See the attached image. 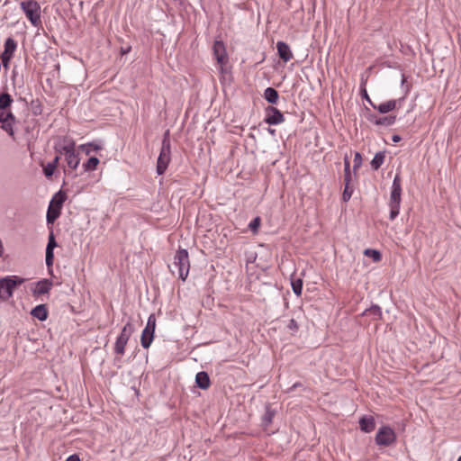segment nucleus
I'll list each match as a JSON object with an SVG mask.
<instances>
[{
    "mask_svg": "<svg viewBox=\"0 0 461 461\" xmlns=\"http://www.w3.org/2000/svg\"><path fill=\"white\" fill-rule=\"evenodd\" d=\"M397 100H389L385 103H382L378 105L372 104V107L375 110H377L380 113H387L389 112L393 111L397 106Z\"/></svg>",
    "mask_w": 461,
    "mask_h": 461,
    "instance_id": "19",
    "label": "nucleus"
},
{
    "mask_svg": "<svg viewBox=\"0 0 461 461\" xmlns=\"http://www.w3.org/2000/svg\"><path fill=\"white\" fill-rule=\"evenodd\" d=\"M58 247V243L55 239V235L53 233V230H50L48 238V243L46 246V252H45V262L47 267L50 268L53 266L54 262V249Z\"/></svg>",
    "mask_w": 461,
    "mask_h": 461,
    "instance_id": "11",
    "label": "nucleus"
},
{
    "mask_svg": "<svg viewBox=\"0 0 461 461\" xmlns=\"http://www.w3.org/2000/svg\"><path fill=\"white\" fill-rule=\"evenodd\" d=\"M13 98L11 95L6 92L0 94V111L10 109L13 104Z\"/></svg>",
    "mask_w": 461,
    "mask_h": 461,
    "instance_id": "25",
    "label": "nucleus"
},
{
    "mask_svg": "<svg viewBox=\"0 0 461 461\" xmlns=\"http://www.w3.org/2000/svg\"><path fill=\"white\" fill-rule=\"evenodd\" d=\"M31 288L32 295L38 297L40 295L48 294L53 285V282L50 279L43 278L36 283L32 284Z\"/></svg>",
    "mask_w": 461,
    "mask_h": 461,
    "instance_id": "12",
    "label": "nucleus"
},
{
    "mask_svg": "<svg viewBox=\"0 0 461 461\" xmlns=\"http://www.w3.org/2000/svg\"><path fill=\"white\" fill-rule=\"evenodd\" d=\"M196 386L202 390H206L210 387L211 381L207 372L201 371L195 375Z\"/></svg>",
    "mask_w": 461,
    "mask_h": 461,
    "instance_id": "17",
    "label": "nucleus"
},
{
    "mask_svg": "<svg viewBox=\"0 0 461 461\" xmlns=\"http://www.w3.org/2000/svg\"><path fill=\"white\" fill-rule=\"evenodd\" d=\"M67 200V194L59 190L51 198L46 215L48 224H53L61 214L62 206Z\"/></svg>",
    "mask_w": 461,
    "mask_h": 461,
    "instance_id": "4",
    "label": "nucleus"
},
{
    "mask_svg": "<svg viewBox=\"0 0 461 461\" xmlns=\"http://www.w3.org/2000/svg\"><path fill=\"white\" fill-rule=\"evenodd\" d=\"M15 122V117L10 109L0 111V122L1 128L5 131L10 136H14L13 124Z\"/></svg>",
    "mask_w": 461,
    "mask_h": 461,
    "instance_id": "10",
    "label": "nucleus"
},
{
    "mask_svg": "<svg viewBox=\"0 0 461 461\" xmlns=\"http://www.w3.org/2000/svg\"><path fill=\"white\" fill-rule=\"evenodd\" d=\"M265 119L264 122L270 125H277L285 121L284 114L278 110L276 107L273 105H268L265 108Z\"/></svg>",
    "mask_w": 461,
    "mask_h": 461,
    "instance_id": "8",
    "label": "nucleus"
},
{
    "mask_svg": "<svg viewBox=\"0 0 461 461\" xmlns=\"http://www.w3.org/2000/svg\"><path fill=\"white\" fill-rule=\"evenodd\" d=\"M362 315L370 316L373 320H380L382 318V311L378 305L373 304L370 308L366 309Z\"/></svg>",
    "mask_w": 461,
    "mask_h": 461,
    "instance_id": "23",
    "label": "nucleus"
},
{
    "mask_svg": "<svg viewBox=\"0 0 461 461\" xmlns=\"http://www.w3.org/2000/svg\"><path fill=\"white\" fill-rule=\"evenodd\" d=\"M5 279H9L7 283L11 285L13 291L19 285H21L24 279L22 277H19L17 276H8L5 277Z\"/></svg>",
    "mask_w": 461,
    "mask_h": 461,
    "instance_id": "34",
    "label": "nucleus"
},
{
    "mask_svg": "<svg viewBox=\"0 0 461 461\" xmlns=\"http://www.w3.org/2000/svg\"><path fill=\"white\" fill-rule=\"evenodd\" d=\"M366 257L371 258L374 262H379L382 259V254L379 250L375 249H366L364 250Z\"/></svg>",
    "mask_w": 461,
    "mask_h": 461,
    "instance_id": "30",
    "label": "nucleus"
},
{
    "mask_svg": "<svg viewBox=\"0 0 461 461\" xmlns=\"http://www.w3.org/2000/svg\"><path fill=\"white\" fill-rule=\"evenodd\" d=\"M55 170L56 168L50 163L43 167V174L47 178H50L53 176Z\"/></svg>",
    "mask_w": 461,
    "mask_h": 461,
    "instance_id": "39",
    "label": "nucleus"
},
{
    "mask_svg": "<svg viewBox=\"0 0 461 461\" xmlns=\"http://www.w3.org/2000/svg\"><path fill=\"white\" fill-rule=\"evenodd\" d=\"M457 461H461V456L457 458Z\"/></svg>",
    "mask_w": 461,
    "mask_h": 461,
    "instance_id": "54",
    "label": "nucleus"
},
{
    "mask_svg": "<svg viewBox=\"0 0 461 461\" xmlns=\"http://www.w3.org/2000/svg\"><path fill=\"white\" fill-rule=\"evenodd\" d=\"M213 55L218 64H227L228 55L225 45L221 41H215L212 46Z\"/></svg>",
    "mask_w": 461,
    "mask_h": 461,
    "instance_id": "13",
    "label": "nucleus"
},
{
    "mask_svg": "<svg viewBox=\"0 0 461 461\" xmlns=\"http://www.w3.org/2000/svg\"><path fill=\"white\" fill-rule=\"evenodd\" d=\"M131 50V47L127 48L126 50L122 49V54H126Z\"/></svg>",
    "mask_w": 461,
    "mask_h": 461,
    "instance_id": "50",
    "label": "nucleus"
},
{
    "mask_svg": "<svg viewBox=\"0 0 461 461\" xmlns=\"http://www.w3.org/2000/svg\"><path fill=\"white\" fill-rule=\"evenodd\" d=\"M89 147H93V150H95V152L102 149V146L95 142H89L86 144H82L78 147V149L84 151L86 153V155H89L91 153V149H89Z\"/></svg>",
    "mask_w": 461,
    "mask_h": 461,
    "instance_id": "32",
    "label": "nucleus"
},
{
    "mask_svg": "<svg viewBox=\"0 0 461 461\" xmlns=\"http://www.w3.org/2000/svg\"><path fill=\"white\" fill-rule=\"evenodd\" d=\"M361 96H362L364 99H366V100L369 103V104H370L371 106H372V104H375L372 102V100L370 99V97H369V95H368V94H367V92H366V88H362V89H361Z\"/></svg>",
    "mask_w": 461,
    "mask_h": 461,
    "instance_id": "44",
    "label": "nucleus"
},
{
    "mask_svg": "<svg viewBox=\"0 0 461 461\" xmlns=\"http://www.w3.org/2000/svg\"><path fill=\"white\" fill-rule=\"evenodd\" d=\"M353 170L356 172L362 165V156L359 152H356L354 156Z\"/></svg>",
    "mask_w": 461,
    "mask_h": 461,
    "instance_id": "38",
    "label": "nucleus"
},
{
    "mask_svg": "<svg viewBox=\"0 0 461 461\" xmlns=\"http://www.w3.org/2000/svg\"><path fill=\"white\" fill-rule=\"evenodd\" d=\"M100 160L97 157H90L84 164L83 168L85 172L94 171L96 169Z\"/></svg>",
    "mask_w": 461,
    "mask_h": 461,
    "instance_id": "26",
    "label": "nucleus"
},
{
    "mask_svg": "<svg viewBox=\"0 0 461 461\" xmlns=\"http://www.w3.org/2000/svg\"><path fill=\"white\" fill-rule=\"evenodd\" d=\"M385 158V151L376 152L370 162L373 170H378Z\"/></svg>",
    "mask_w": 461,
    "mask_h": 461,
    "instance_id": "22",
    "label": "nucleus"
},
{
    "mask_svg": "<svg viewBox=\"0 0 461 461\" xmlns=\"http://www.w3.org/2000/svg\"><path fill=\"white\" fill-rule=\"evenodd\" d=\"M9 279L0 278V302L8 300L14 294L11 285L7 283Z\"/></svg>",
    "mask_w": 461,
    "mask_h": 461,
    "instance_id": "16",
    "label": "nucleus"
},
{
    "mask_svg": "<svg viewBox=\"0 0 461 461\" xmlns=\"http://www.w3.org/2000/svg\"><path fill=\"white\" fill-rule=\"evenodd\" d=\"M401 195H402V185H401V176L399 174H396L392 185V190L390 194V220L393 221L400 212V204H401Z\"/></svg>",
    "mask_w": 461,
    "mask_h": 461,
    "instance_id": "3",
    "label": "nucleus"
},
{
    "mask_svg": "<svg viewBox=\"0 0 461 461\" xmlns=\"http://www.w3.org/2000/svg\"><path fill=\"white\" fill-rule=\"evenodd\" d=\"M66 461H80V459L77 455L74 454L69 456Z\"/></svg>",
    "mask_w": 461,
    "mask_h": 461,
    "instance_id": "46",
    "label": "nucleus"
},
{
    "mask_svg": "<svg viewBox=\"0 0 461 461\" xmlns=\"http://www.w3.org/2000/svg\"><path fill=\"white\" fill-rule=\"evenodd\" d=\"M31 110L34 115H40L42 113V104L39 99L32 100Z\"/></svg>",
    "mask_w": 461,
    "mask_h": 461,
    "instance_id": "35",
    "label": "nucleus"
},
{
    "mask_svg": "<svg viewBox=\"0 0 461 461\" xmlns=\"http://www.w3.org/2000/svg\"><path fill=\"white\" fill-rule=\"evenodd\" d=\"M4 48L5 49L3 54L14 56V53L17 48V43L13 38L9 37L5 40Z\"/></svg>",
    "mask_w": 461,
    "mask_h": 461,
    "instance_id": "24",
    "label": "nucleus"
},
{
    "mask_svg": "<svg viewBox=\"0 0 461 461\" xmlns=\"http://www.w3.org/2000/svg\"><path fill=\"white\" fill-rule=\"evenodd\" d=\"M55 151L65 156V160L69 168L76 169L79 163L80 158L76 150L75 140L68 136L61 138L54 146Z\"/></svg>",
    "mask_w": 461,
    "mask_h": 461,
    "instance_id": "1",
    "label": "nucleus"
},
{
    "mask_svg": "<svg viewBox=\"0 0 461 461\" xmlns=\"http://www.w3.org/2000/svg\"><path fill=\"white\" fill-rule=\"evenodd\" d=\"M360 429L365 433H370L375 429V420L371 415H363L358 420Z\"/></svg>",
    "mask_w": 461,
    "mask_h": 461,
    "instance_id": "14",
    "label": "nucleus"
},
{
    "mask_svg": "<svg viewBox=\"0 0 461 461\" xmlns=\"http://www.w3.org/2000/svg\"><path fill=\"white\" fill-rule=\"evenodd\" d=\"M276 413V411L272 408V405L270 403H267L265 405V413L262 417V424L266 427L269 426L272 423Z\"/></svg>",
    "mask_w": 461,
    "mask_h": 461,
    "instance_id": "21",
    "label": "nucleus"
},
{
    "mask_svg": "<svg viewBox=\"0 0 461 461\" xmlns=\"http://www.w3.org/2000/svg\"><path fill=\"white\" fill-rule=\"evenodd\" d=\"M352 193L353 187L351 185H345L344 191L342 193V200L344 202H348L351 198Z\"/></svg>",
    "mask_w": 461,
    "mask_h": 461,
    "instance_id": "37",
    "label": "nucleus"
},
{
    "mask_svg": "<svg viewBox=\"0 0 461 461\" xmlns=\"http://www.w3.org/2000/svg\"><path fill=\"white\" fill-rule=\"evenodd\" d=\"M156 317L154 314H150L140 337V344L144 348H149L150 347L154 339Z\"/></svg>",
    "mask_w": 461,
    "mask_h": 461,
    "instance_id": "7",
    "label": "nucleus"
},
{
    "mask_svg": "<svg viewBox=\"0 0 461 461\" xmlns=\"http://www.w3.org/2000/svg\"><path fill=\"white\" fill-rule=\"evenodd\" d=\"M31 315L41 321H44L48 319L49 312L46 304H39L32 309Z\"/></svg>",
    "mask_w": 461,
    "mask_h": 461,
    "instance_id": "18",
    "label": "nucleus"
},
{
    "mask_svg": "<svg viewBox=\"0 0 461 461\" xmlns=\"http://www.w3.org/2000/svg\"><path fill=\"white\" fill-rule=\"evenodd\" d=\"M261 225V218L259 216L255 217L249 224V229L254 233H258Z\"/></svg>",
    "mask_w": 461,
    "mask_h": 461,
    "instance_id": "36",
    "label": "nucleus"
},
{
    "mask_svg": "<svg viewBox=\"0 0 461 461\" xmlns=\"http://www.w3.org/2000/svg\"><path fill=\"white\" fill-rule=\"evenodd\" d=\"M127 343V340L119 338L116 339L114 345V352L117 356H122L124 354Z\"/></svg>",
    "mask_w": 461,
    "mask_h": 461,
    "instance_id": "31",
    "label": "nucleus"
},
{
    "mask_svg": "<svg viewBox=\"0 0 461 461\" xmlns=\"http://www.w3.org/2000/svg\"><path fill=\"white\" fill-rule=\"evenodd\" d=\"M392 140L397 143L402 140V137L400 135L394 134L392 136Z\"/></svg>",
    "mask_w": 461,
    "mask_h": 461,
    "instance_id": "48",
    "label": "nucleus"
},
{
    "mask_svg": "<svg viewBox=\"0 0 461 461\" xmlns=\"http://www.w3.org/2000/svg\"><path fill=\"white\" fill-rule=\"evenodd\" d=\"M21 8L33 26L38 27L41 23V6L36 1H23L21 3Z\"/></svg>",
    "mask_w": 461,
    "mask_h": 461,
    "instance_id": "5",
    "label": "nucleus"
},
{
    "mask_svg": "<svg viewBox=\"0 0 461 461\" xmlns=\"http://www.w3.org/2000/svg\"><path fill=\"white\" fill-rule=\"evenodd\" d=\"M117 361H118V362H120V361H121V357H116L114 358V362H117Z\"/></svg>",
    "mask_w": 461,
    "mask_h": 461,
    "instance_id": "53",
    "label": "nucleus"
},
{
    "mask_svg": "<svg viewBox=\"0 0 461 461\" xmlns=\"http://www.w3.org/2000/svg\"><path fill=\"white\" fill-rule=\"evenodd\" d=\"M220 65V71L221 74L227 73L228 69L226 68L227 64H219Z\"/></svg>",
    "mask_w": 461,
    "mask_h": 461,
    "instance_id": "47",
    "label": "nucleus"
},
{
    "mask_svg": "<svg viewBox=\"0 0 461 461\" xmlns=\"http://www.w3.org/2000/svg\"><path fill=\"white\" fill-rule=\"evenodd\" d=\"M133 330H134V327H133V325H132L131 322H127V323L123 326V328H122V331H121L120 335H119L117 338H119V339H124V340H127V341H128V340H129V339H130V337L131 336V334H132Z\"/></svg>",
    "mask_w": 461,
    "mask_h": 461,
    "instance_id": "28",
    "label": "nucleus"
},
{
    "mask_svg": "<svg viewBox=\"0 0 461 461\" xmlns=\"http://www.w3.org/2000/svg\"><path fill=\"white\" fill-rule=\"evenodd\" d=\"M375 444L379 447H390L396 441V433L387 425H384L376 432Z\"/></svg>",
    "mask_w": 461,
    "mask_h": 461,
    "instance_id": "6",
    "label": "nucleus"
},
{
    "mask_svg": "<svg viewBox=\"0 0 461 461\" xmlns=\"http://www.w3.org/2000/svg\"><path fill=\"white\" fill-rule=\"evenodd\" d=\"M299 385H301V384H299V383L294 384L290 388V391L294 390L295 387H299Z\"/></svg>",
    "mask_w": 461,
    "mask_h": 461,
    "instance_id": "51",
    "label": "nucleus"
},
{
    "mask_svg": "<svg viewBox=\"0 0 461 461\" xmlns=\"http://www.w3.org/2000/svg\"><path fill=\"white\" fill-rule=\"evenodd\" d=\"M161 148H171L169 131L167 130L163 135Z\"/></svg>",
    "mask_w": 461,
    "mask_h": 461,
    "instance_id": "40",
    "label": "nucleus"
},
{
    "mask_svg": "<svg viewBox=\"0 0 461 461\" xmlns=\"http://www.w3.org/2000/svg\"><path fill=\"white\" fill-rule=\"evenodd\" d=\"M268 131H269L271 134H273V135H274V134H275V132H276V131H275V130L270 129V128L268 129Z\"/></svg>",
    "mask_w": 461,
    "mask_h": 461,
    "instance_id": "52",
    "label": "nucleus"
},
{
    "mask_svg": "<svg viewBox=\"0 0 461 461\" xmlns=\"http://www.w3.org/2000/svg\"><path fill=\"white\" fill-rule=\"evenodd\" d=\"M396 121L395 115H386L383 117H379L377 121H375V125L377 126H391L393 125Z\"/></svg>",
    "mask_w": 461,
    "mask_h": 461,
    "instance_id": "27",
    "label": "nucleus"
},
{
    "mask_svg": "<svg viewBox=\"0 0 461 461\" xmlns=\"http://www.w3.org/2000/svg\"><path fill=\"white\" fill-rule=\"evenodd\" d=\"M276 50H277L279 58L284 62H288L293 58L291 49H290L289 45L286 44L285 42L281 41H277Z\"/></svg>",
    "mask_w": 461,
    "mask_h": 461,
    "instance_id": "15",
    "label": "nucleus"
},
{
    "mask_svg": "<svg viewBox=\"0 0 461 461\" xmlns=\"http://www.w3.org/2000/svg\"><path fill=\"white\" fill-rule=\"evenodd\" d=\"M168 267L173 275H175L176 271L178 277L185 281L190 269L188 251L185 249H179L174 257L173 265H169Z\"/></svg>",
    "mask_w": 461,
    "mask_h": 461,
    "instance_id": "2",
    "label": "nucleus"
},
{
    "mask_svg": "<svg viewBox=\"0 0 461 461\" xmlns=\"http://www.w3.org/2000/svg\"><path fill=\"white\" fill-rule=\"evenodd\" d=\"M12 58H13V56H11V55L2 53V55L0 56V59H2L3 65L5 68L8 67V64H9L10 60L12 59Z\"/></svg>",
    "mask_w": 461,
    "mask_h": 461,
    "instance_id": "42",
    "label": "nucleus"
},
{
    "mask_svg": "<svg viewBox=\"0 0 461 461\" xmlns=\"http://www.w3.org/2000/svg\"><path fill=\"white\" fill-rule=\"evenodd\" d=\"M303 284V279H301V278L292 279V281H291L293 292L297 296H300L302 294Z\"/></svg>",
    "mask_w": 461,
    "mask_h": 461,
    "instance_id": "33",
    "label": "nucleus"
},
{
    "mask_svg": "<svg viewBox=\"0 0 461 461\" xmlns=\"http://www.w3.org/2000/svg\"><path fill=\"white\" fill-rule=\"evenodd\" d=\"M59 160H60V154L58 153V155L54 158V159L51 162H50V164L51 166H53L55 168H57L59 164Z\"/></svg>",
    "mask_w": 461,
    "mask_h": 461,
    "instance_id": "45",
    "label": "nucleus"
},
{
    "mask_svg": "<svg viewBox=\"0 0 461 461\" xmlns=\"http://www.w3.org/2000/svg\"><path fill=\"white\" fill-rule=\"evenodd\" d=\"M352 180L351 172H350V161L348 158L346 156L344 158V183L345 185H350Z\"/></svg>",
    "mask_w": 461,
    "mask_h": 461,
    "instance_id": "29",
    "label": "nucleus"
},
{
    "mask_svg": "<svg viewBox=\"0 0 461 461\" xmlns=\"http://www.w3.org/2000/svg\"><path fill=\"white\" fill-rule=\"evenodd\" d=\"M263 97L270 104H276L279 100V93L274 87H267L264 91Z\"/></svg>",
    "mask_w": 461,
    "mask_h": 461,
    "instance_id": "20",
    "label": "nucleus"
},
{
    "mask_svg": "<svg viewBox=\"0 0 461 461\" xmlns=\"http://www.w3.org/2000/svg\"><path fill=\"white\" fill-rule=\"evenodd\" d=\"M366 109L368 112L366 114V119L370 122H373L374 124H375V121H377V119H379V117H377L375 113H372L368 108H366Z\"/></svg>",
    "mask_w": 461,
    "mask_h": 461,
    "instance_id": "43",
    "label": "nucleus"
},
{
    "mask_svg": "<svg viewBox=\"0 0 461 461\" xmlns=\"http://www.w3.org/2000/svg\"><path fill=\"white\" fill-rule=\"evenodd\" d=\"M3 253H4V247H3L2 240H0V257L3 255Z\"/></svg>",
    "mask_w": 461,
    "mask_h": 461,
    "instance_id": "49",
    "label": "nucleus"
},
{
    "mask_svg": "<svg viewBox=\"0 0 461 461\" xmlns=\"http://www.w3.org/2000/svg\"><path fill=\"white\" fill-rule=\"evenodd\" d=\"M171 160V148H161L157 160V174L163 175Z\"/></svg>",
    "mask_w": 461,
    "mask_h": 461,
    "instance_id": "9",
    "label": "nucleus"
},
{
    "mask_svg": "<svg viewBox=\"0 0 461 461\" xmlns=\"http://www.w3.org/2000/svg\"><path fill=\"white\" fill-rule=\"evenodd\" d=\"M287 328H288L291 331H293V332H296V331L298 330V329H299V326H298V324H297V322H296V321H295V320L291 319V320L289 321V323H288V325H287Z\"/></svg>",
    "mask_w": 461,
    "mask_h": 461,
    "instance_id": "41",
    "label": "nucleus"
}]
</instances>
